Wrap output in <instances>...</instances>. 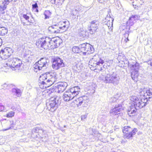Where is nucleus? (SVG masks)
Wrapping results in <instances>:
<instances>
[{
  "label": "nucleus",
  "mask_w": 152,
  "mask_h": 152,
  "mask_svg": "<svg viewBox=\"0 0 152 152\" xmlns=\"http://www.w3.org/2000/svg\"><path fill=\"white\" fill-rule=\"evenodd\" d=\"M49 60L46 58H42L33 65L35 69L39 70L43 68H46L48 65Z\"/></svg>",
  "instance_id": "obj_10"
},
{
  "label": "nucleus",
  "mask_w": 152,
  "mask_h": 152,
  "mask_svg": "<svg viewBox=\"0 0 152 152\" xmlns=\"http://www.w3.org/2000/svg\"><path fill=\"white\" fill-rule=\"evenodd\" d=\"M53 68L55 70L59 69L60 68L64 66V64L63 60L58 57H55L52 59Z\"/></svg>",
  "instance_id": "obj_11"
},
{
  "label": "nucleus",
  "mask_w": 152,
  "mask_h": 152,
  "mask_svg": "<svg viewBox=\"0 0 152 152\" xmlns=\"http://www.w3.org/2000/svg\"><path fill=\"white\" fill-rule=\"evenodd\" d=\"M80 48H79V46H74L72 48V51L73 52L76 53H81V50H80Z\"/></svg>",
  "instance_id": "obj_30"
},
{
  "label": "nucleus",
  "mask_w": 152,
  "mask_h": 152,
  "mask_svg": "<svg viewBox=\"0 0 152 152\" xmlns=\"http://www.w3.org/2000/svg\"><path fill=\"white\" fill-rule=\"evenodd\" d=\"M13 0H2V3L7 5Z\"/></svg>",
  "instance_id": "obj_37"
},
{
  "label": "nucleus",
  "mask_w": 152,
  "mask_h": 152,
  "mask_svg": "<svg viewBox=\"0 0 152 152\" xmlns=\"http://www.w3.org/2000/svg\"><path fill=\"white\" fill-rule=\"evenodd\" d=\"M59 24L49 26L48 28V31L51 34H57L62 33V31L59 28Z\"/></svg>",
  "instance_id": "obj_20"
},
{
  "label": "nucleus",
  "mask_w": 152,
  "mask_h": 152,
  "mask_svg": "<svg viewBox=\"0 0 152 152\" xmlns=\"http://www.w3.org/2000/svg\"><path fill=\"white\" fill-rule=\"evenodd\" d=\"M94 52V49L92 46L90 44L88 43L84 52L83 53V55H86V54H90L93 53Z\"/></svg>",
  "instance_id": "obj_22"
},
{
  "label": "nucleus",
  "mask_w": 152,
  "mask_h": 152,
  "mask_svg": "<svg viewBox=\"0 0 152 152\" xmlns=\"http://www.w3.org/2000/svg\"><path fill=\"white\" fill-rule=\"evenodd\" d=\"M51 12L49 10H46L44 13L45 15V19H49L51 15Z\"/></svg>",
  "instance_id": "obj_31"
},
{
  "label": "nucleus",
  "mask_w": 152,
  "mask_h": 152,
  "mask_svg": "<svg viewBox=\"0 0 152 152\" xmlns=\"http://www.w3.org/2000/svg\"><path fill=\"white\" fill-rule=\"evenodd\" d=\"M12 94L14 97L16 98L21 96L22 92L20 90L17 88H13L12 90Z\"/></svg>",
  "instance_id": "obj_25"
},
{
  "label": "nucleus",
  "mask_w": 152,
  "mask_h": 152,
  "mask_svg": "<svg viewBox=\"0 0 152 152\" xmlns=\"http://www.w3.org/2000/svg\"><path fill=\"white\" fill-rule=\"evenodd\" d=\"M131 20H133L134 21L140 18V16L137 15H132L130 18Z\"/></svg>",
  "instance_id": "obj_36"
},
{
  "label": "nucleus",
  "mask_w": 152,
  "mask_h": 152,
  "mask_svg": "<svg viewBox=\"0 0 152 152\" xmlns=\"http://www.w3.org/2000/svg\"><path fill=\"white\" fill-rule=\"evenodd\" d=\"M123 109L121 104L116 105L114 108L110 110V113L111 115H118L120 113L119 112L121 111Z\"/></svg>",
  "instance_id": "obj_19"
},
{
  "label": "nucleus",
  "mask_w": 152,
  "mask_h": 152,
  "mask_svg": "<svg viewBox=\"0 0 152 152\" xmlns=\"http://www.w3.org/2000/svg\"><path fill=\"white\" fill-rule=\"evenodd\" d=\"M125 41H126V42H127V41H129V39L128 38H126V40Z\"/></svg>",
  "instance_id": "obj_48"
},
{
  "label": "nucleus",
  "mask_w": 152,
  "mask_h": 152,
  "mask_svg": "<svg viewBox=\"0 0 152 152\" xmlns=\"http://www.w3.org/2000/svg\"><path fill=\"white\" fill-rule=\"evenodd\" d=\"M102 70V68L101 67L100 69V70L101 71Z\"/></svg>",
  "instance_id": "obj_50"
},
{
  "label": "nucleus",
  "mask_w": 152,
  "mask_h": 152,
  "mask_svg": "<svg viewBox=\"0 0 152 152\" xmlns=\"http://www.w3.org/2000/svg\"><path fill=\"white\" fill-rule=\"evenodd\" d=\"M114 19L110 17V12H109L104 20V24L106 25L109 29H113V22Z\"/></svg>",
  "instance_id": "obj_16"
},
{
  "label": "nucleus",
  "mask_w": 152,
  "mask_h": 152,
  "mask_svg": "<svg viewBox=\"0 0 152 152\" xmlns=\"http://www.w3.org/2000/svg\"><path fill=\"white\" fill-rule=\"evenodd\" d=\"M4 107L3 105H0V111L1 112L4 110Z\"/></svg>",
  "instance_id": "obj_42"
},
{
  "label": "nucleus",
  "mask_w": 152,
  "mask_h": 152,
  "mask_svg": "<svg viewBox=\"0 0 152 152\" xmlns=\"http://www.w3.org/2000/svg\"><path fill=\"white\" fill-rule=\"evenodd\" d=\"M12 61V62L11 64L8 63H7L5 64V65H4V66L6 67L9 66L15 69V70L16 69H19L22 64V61L16 58H14Z\"/></svg>",
  "instance_id": "obj_13"
},
{
  "label": "nucleus",
  "mask_w": 152,
  "mask_h": 152,
  "mask_svg": "<svg viewBox=\"0 0 152 152\" xmlns=\"http://www.w3.org/2000/svg\"><path fill=\"white\" fill-rule=\"evenodd\" d=\"M64 127H65V128L66 127V126L65 125H64Z\"/></svg>",
  "instance_id": "obj_51"
},
{
  "label": "nucleus",
  "mask_w": 152,
  "mask_h": 152,
  "mask_svg": "<svg viewBox=\"0 0 152 152\" xmlns=\"http://www.w3.org/2000/svg\"><path fill=\"white\" fill-rule=\"evenodd\" d=\"M2 41L1 39L0 38V46L2 44Z\"/></svg>",
  "instance_id": "obj_46"
},
{
  "label": "nucleus",
  "mask_w": 152,
  "mask_h": 152,
  "mask_svg": "<svg viewBox=\"0 0 152 152\" xmlns=\"http://www.w3.org/2000/svg\"><path fill=\"white\" fill-rule=\"evenodd\" d=\"M140 94L141 98L135 96L130 97V100L133 102L134 106H132L128 110V113L130 116L136 115L137 110L145 106L148 100H152V92L150 90L141 89L140 91Z\"/></svg>",
  "instance_id": "obj_1"
},
{
  "label": "nucleus",
  "mask_w": 152,
  "mask_h": 152,
  "mask_svg": "<svg viewBox=\"0 0 152 152\" xmlns=\"http://www.w3.org/2000/svg\"><path fill=\"white\" fill-rule=\"evenodd\" d=\"M80 90L78 86L73 87L68 90L64 93L63 96V99L66 102L71 100L79 94Z\"/></svg>",
  "instance_id": "obj_2"
},
{
  "label": "nucleus",
  "mask_w": 152,
  "mask_h": 152,
  "mask_svg": "<svg viewBox=\"0 0 152 152\" xmlns=\"http://www.w3.org/2000/svg\"><path fill=\"white\" fill-rule=\"evenodd\" d=\"M87 43H83L79 45V48H80L81 53L83 54V53L84 51L86 48L87 46Z\"/></svg>",
  "instance_id": "obj_29"
},
{
  "label": "nucleus",
  "mask_w": 152,
  "mask_h": 152,
  "mask_svg": "<svg viewBox=\"0 0 152 152\" xmlns=\"http://www.w3.org/2000/svg\"><path fill=\"white\" fill-rule=\"evenodd\" d=\"M118 99L115 97H112L110 99V102L112 103H114L117 102Z\"/></svg>",
  "instance_id": "obj_38"
},
{
  "label": "nucleus",
  "mask_w": 152,
  "mask_h": 152,
  "mask_svg": "<svg viewBox=\"0 0 152 152\" xmlns=\"http://www.w3.org/2000/svg\"><path fill=\"white\" fill-rule=\"evenodd\" d=\"M61 23V26L59 24V28L62 31V32L66 30L69 27V22L68 21H65L63 22H61L60 23Z\"/></svg>",
  "instance_id": "obj_21"
},
{
  "label": "nucleus",
  "mask_w": 152,
  "mask_h": 152,
  "mask_svg": "<svg viewBox=\"0 0 152 152\" xmlns=\"http://www.w3.org/2000/svg\"><path fill=\"white\" fill-rule=\"evenodd\" d=\"M50 45H51V46H52L53 47V45L54 44H53V43L52 42V41H50Z\"/></svg>",
  "instance_id": "obj_45"
},
{
  "label": "nucleus",
  "mask_w": 152,
  "mask_h": 152,
  "mask_svg": "<svg viewBox=\"0 0 152 152\" xmlns=\"http://www.w3.org/2000/svg\"><path fill=\"white\" fill-rule=\"evenodd\" d=\"M55 74L54 73H46V86L44 87L45 88L51 86L55 81Z\"/></svg>",
  "instance_id": "obj_15"
},
{
  "label": "nucleus",
  "mask_w": 152,
  "mask_h": 152,
  "mask_svg": "<svg viewBox=\"0 0 152 152\" xmlns=\"http://www.w3.org/2000/svg\"><path fill=\"white\" fill-rule=\"evenodd\" d=\"M104 62V61L99 58H98V59L96 61L95 60V59L93 58L89 61V67L91 69L92 68V66L93 67H95L97 65L100 66V64L102 65L103 64Z\"/></svg>",
  "instance_id": "obj_17"
},
{
  "label": "nucleus",
  "mask_w": 152,
  "mask_h": 152,
  "mask_svg": "<svg viewBox=\"0 0 152 152\" xmlns=\"http://www.w3.org/2000/svg\"><path fill=\"white\" fill-rule=\"evenodd\" d=\"M15 113L13 111L10 112L7 114L6 116L8 118H11L14 116Z\"/></svg>",
  "instance_id": "obj_35"
},
{
  "label": "nucleus",
  "mask_w": 152,
  "mask_h": 152,
  "mask_svg": "<svg viewBox=\"0 0 152 152\" xmlns=\"http://www.w3.org/2000/svg\"><path fill=\"white\" fill-rule=\"evenodd\" d=\"M36 11L37 12H38V9L37 8L36 9Z\"/></svg>",
  "instance_id": "obj_49"
},
{
  "label": "nucleus",
  "mask_w": 152,
  "mask_h": 152,
  "mask_svg": "<svg viewBox=\"0 0 152 152\" xmlns=\"http://www.w3.org/2000/svg\"><path fill=\"white\" fill-rule=\"evenodd\" d=\"M46 73L41 75L39 78V80L40 83L44 85V87L46 86V82H45V80H46Z\"/></svg>",
  "instance_id": "obj_26"
},
{
  "label": "nucleus",
  "mask_w": 152,
  "mask_h": 152,
  "mask_svg": "<svg viewBox=\"0 0 152 152\" xmlns=\"http://www.w3.org/2000/svg\"><path fill=\"white\" fill-rule=\"evenodd\" d=\"M11 86V85H9L6 83H4L3 85H1L2 88L4 90L6 89H9Z\"/></svg>",
  "instance_id": "obj_33"
},
{
  "label": "nucleus",
  "mask_w": 152,
  "mask_h": 152,
  "mask_svg": "<svg viewBox=\"0 0 152 152\" xmlns=\"http://www.w3.org/2000/svg\"><path fill=\"white\" fill-rule=\"evenodd\" d=\"M101 79L106 83H111L114 85H118L119 81L120 78L118 76L116 72H113L110 74H107L105 77Z\"/></svg>",
  "instance_id": "obj_4"
},
{
  "label": "nucleus",
  "mask_w": 152,
  "mask_h": 152,
  "mask_svg": "<svg viewBox=\"0 0 152 152\" xmlns=\"http://www.w3.org/2000/svg\"><path fill=\"white\" fill-rule=\"evenodd\" d=\"M7 7V5L2 3L0 5V13L2 14H4L5 12L4 10Z\"/></svg>",
  "instance_id": "obj_28"
},
{
  "label": "nucleus",
  "mask_w": 152,
  "mask_h": 152,
  "mask_svg": "<svg viewBox=\"0 0 152 152\" xmlns=\"http://www.w3.org/2000/svg\"><path fill=\"white\" fill-rule=\"evenodd\" d=\"M78 12V10L77 9L74 8L71 10V13L72 15L76 16Z\"/></svg>",
  "instance_id": "obj_34"
},
{
  "label": "nucleus",
  "mask_w": 152,
  "mask_h": 152,
  "mask_svg": "<svg viewBox=\"0 0 152 152\" xmlns=\"http://www.w3.org/2000/svg\"><path fill=\"white\" fill-rule=\"evenodd\" d=\"M56 0H51V3L52 4H55L56 1Z\"/></svg>",
  "instance_id": "obj_44"
},
{
  "label": "nucleus",
  "mask_w": 152,
  "mask_h": 152,
  "mask_svg": "<svg viewBox=\"0 0 152 152\" xmlns=\"http://www.w3.org/2000/svg\"><path fill=\"white\" fill-rule=\"evenodd\" d=\"M67 86V84L64 82H58L56 85L52 88H50L48 91H44L42 92V94H47L48 95L51 94L53 92H57L59 93L63 92Z\"/></svg>",
  "instance_id": "obj_3"
},
{
  "label": "nucleus",
  "mask_w": 152,
  "mask_h": 152,
  "mask_svg": "<svg viewBox=\"0 0 152 152\" xmlns=\"http://www.w3.org/2000/svg\"><path fill=\"white\" fill-rule=\"evenodd\" d=\"M50 38L48 37L42 38L37 39L36 45L38 48H41L45 50L51 49V45L50 44Z\"/></svg>",
  "instance_id": "obj_5"
},
{
  "label": "nucleus",
  "mask_w": 152,
  "mask_h": 152,
  "mask_svg": "<svg viewBox=\"0 0 152 152\" xmlns=\"http://www.w3.org/2000/svg\"><path fill=\"white\" fill-rule=\"evenodd\" d=\"M99 24V22L97 20H95L92 21L90 22V26L88 28L89 33L92 34L96 32Z\"/></svg>",
  "instance_id": "obj_12"
},
{
  "label": "nucleus",
  "mask_w": 152,
  "mask_h": 152,
  "mask_svg": "<svg viewBox=\"0 0 152 152\" xmlns=\"http://www.w3.org/2000/svg\"><path fill=\"white\" fill-rule=\"evenodd\" d=\"M32 8L34 9H36L38 8V6L37 3H35L34 4L32 5Z\"/></svg>",
  "instance_id": "obj_41"
},
{
  "label": "nucleus",
  "mask_w": 152,
  "mask_h": 152,
  "mask_svg": "<svg viewBox=\"0 0 152 152\" xmlns=\"http://www.w3.org/2000/svg\"><path fill=\"white\" fill-rule=\"evenodd\" d=\"M88 97L86 96H83L82 97H80L78 98L76 100V101L77 102V104L78 106H80L81 105L83 104L84 105V104L86 102V100H87Z\"/></svg>",
  "instance_id": "obj_23"
},
{
  "label": "nucleus",
  "mask_w": 152,
  "mask_h": 152,
  "mask_svg": "<svg viewBox=\"0 0 152 152\" xmlns=\"http://www.w3.org/2000/svg\"><path fill=\"white\" fill-rule=\"evenodd\" d=\"M7 29L4 27H0V35H4L7 33Z\"/></svg>",
  "instance_id": "obj_27"
},
{
  "label": "nucleus",
  "mask_w": 152,
  "mask_h": 152,
  "mask_svg": "<svg viewBox=\"0 0 152 152\" xmlns=\"http://www.w3.org/2000/svg\"><path fill=\"white\" fill-rule=\"evenodd\" d=\"M87 117V115H83L81 116V119L82 120H84Z\"/></svg>",
  "instance_id": "obj_43"
},
{
  "label": "nucleus",
  "mask_w": 152,
  "mask_h": 152,
  "mask_svg": "<svg viewBox=\"0 0 152 152\" xmlns=\"http://www.w3.org/2000/svg\"><path fill=\"white\" fill-rule=\"evenodd\" d=\"M134 23V21L132 20H131V18H129V20L127 22V25L129 26V30H130V27L132 26Z\"/></svg>",
  "instance_id": "obj_32"
},
{
  "label": "nucleus",
  "mask_w": 152,
  "mask_h": 152,
  "mask_svg": "<svg viewBox=\"0 0 152 152\" xmlns=\"http://www.w3.org/2000/svg\"><path fill=\"white\" fill-rule=\"evenodd\" d=\"M11 109H12V110H13L15 111L16 110V108L15 107H11Z\"/></svg>",
  "instance_id": "obj_47"
},
{
  "label": "nucleus",
  "mask_w": 152,
  "mask_h": 152,
  "mask_svg": "<svg viewBox=\"0 0 152 152\" xmlns=\"http://www.w3.org/2000/svg\"><path fill=\"white\" fill-rule=\"evenodd\" d=\"M60 103L59 98L56 96H54L50 98L49 102L46 103V105L50 110L53 112L57 109Z\"/></svg>",
  "instance_id": "obj_7"
},
{
  "label": "nucleus",
  "mask_w": 152,
  "mask_h": 152,
  "mask_svg": "<svg viewBox=\"0 0 152 152\" xmlns=\"http://www.w3.org/2000/svg\"><path fill=\"white\" fill-rule=\"evenodd\" d=\"M123 132L125 134L124 138L127 139H132L133 135H135L137 131L136 128L133 129L129 126H125L123 129Z\"/></svg>",
  "instance_id": "obj_8"
},
{
  "label": "nucleus",
  "mask_w": 152,
  "mask_h": 152,
  "mask_svg": "<svg viewBox=\"0 0 152 152\" xmlns=\"http://www.w3.org/2000/svg\"><path fill=\"white\" fill-rule=\"evenodd\" d=\"M15 125L13 121H7L6 123V125L8 126V127L6 129H3V131H4L12 129L14 127Z\"/></svg>",
  "instance_id": "obj_24"
},
{
  "label": "nucleus",
  "mask_w": 152,
  "mask_h": 152,
  "mask_svg": "<svg viewBox=\"0 0 152 152\" xmlns=\"http://www.w3.org/2000/svg\"><path fill=\"white\" fill-rule=\"evenodd\" d=\"M50 41H52V43L53 42V44H54L53 45V47H51V49L58 47L62 42V40L59 37H55L52 39L50 38Z\"/></svg>",
  "instance_id": "obj_18"
},
{
  "label": "nucleus",
  "mask_w": 152,
  "mask_h": 152,
  "mask_svg": "<svg viewBox=\"0 0 152 152\" xmlns=\"http://www.w3.org/2000/svg\"><path fill=\"white\" fill-rule=\"evenodd\" d=\"M129 66L132 70H134L131 72V77L135 81H137L138 79V73L137 70L139 68V64L136 61L133 63V64L129 63Z\"/></svg>",
  "instance_id": "obj_9"
},
{
  "label": "nucleus",
  "mask_w": 152,
  "mask_h": 152,
  "mask_svg": "<svg viewBox=\"0 0 152 152\" xmlns=\"http://www.w3.org/2000/svg\"><path fill=\"white\" fill-rule=\"evenodd\" d=\"M151 77H152V76H151Z\"/></svg>",
  "instance_id": "obj_52"
},
{
  "label": "nucleus",
  "mask_w": 152,
  "mask_h": 152,
  "mask_svg": "<svg viewBox=\"0 0 152 152\" xmlns=\"http://www.w3.org/2000/svg\"><path fill=\"white\" fill-rule=\"evenodd\" d=\"M23 17L25 18L26 20H28V22H30L29 20H28V19L29 18V17L26 14H23Z\"/></svg>",
  "instance_id": "obj_39"
},
{
  "label": "nucleus",
  "mask_w": 152,
  "mask_h": 152,
  "mask_svg": "<svg viewBox=\"0 0 152 152\" xmlns=\"http://www.w3.org/2000/svg\"><path fill=\"white\" fill-rule=\"evenodd\" d=\"M145 62L147 63L148 64L150 65L152 67V59H149Z\"/></svg>",
  "instance_id": "obj_40"
},
{
  "label": "nucleus",
  "mask_w": 152,
  "mask_h": 152,
  "mask_svg": "<svg viewBox=\"0 0 152 152\" xmlns=\"http://www.w3.org/2000/svg\"><path fill=\"white\" fill-rule=\"evenodd\" d=\"M50 38L48 37L42 38L37 39L36 45L38 48H41L45 50L51 49V45L50 44Z\"/></svg>",
  "instance_id": "obj_6"
},
{
  "label": "nucleus",
  "mask_w": 152,
  "mask_h": 152,
  "mask_svg": "<svg viewBox=\"0 0 152 152\" xmlns=\"http://www.w3.org/2000/svg\"><path fill=\"white\" fill-rule=\"evenodd\" d=\"M13 53L10 48H6L1 50L0 52V57L3 59L5 60L9 58Z\"/></svg>",
  "instance_id": "obj_14"
}]
</instances>
